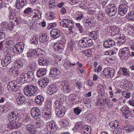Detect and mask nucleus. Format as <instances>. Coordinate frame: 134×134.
Returning a JSON list of instances; mask_svg holds the SVG:
<instances>
[{
	"instance_id": "nucleus-29",
	"label": "nucleus",
	"mask_w": 134,
	"mask_h": 134,
	"mask_svg": "<svg viewBox=\"0 0 134 134\" xmlns=\"http://www.w3.org/2000/svg\"><path fill=\"white\" fill-rule=\"evenodd\" d=\"M26 82H30L32 81L34 77V73L32 71H29L26 73Z\"/></svg>"
},
{
	"instance_id": "nucleus-6",
	"label": "nucleus",
	"mask_w": 134,
	"mask_h": 134,
	"mask_svg": "<svg viewBox=\"0 0 134 134\" xmlns=\"http://www.w3.org/2000/svg\"><path fill=\"white\" fill-rule=\"evenodd\" d=\"M116 12L117 8L116 6L114 4L108 5L107 9L105 10L106 14L111 17L114 16Z\"/></svg>"
},
{
	"instance_id": "nucleus-46",
	"label": "nucleus",
	"mask_w": 134,
	"mask_h": 134,
	"mask_svg": "<svg viewBox=\"0 0 134 134\" xmlns=\"http://www.w3.org/2000/svg\"><path fill=\"white\" fill-rule=\"evenodd\" d=\"M110 126L111 128L118 127H119V125L118 122L116 121L111 122L110 123Z\"/></svg>"
},
{
	"instance_id": "nucleus-21",
	"label": "nucleus",
	"mask_w": 134,
	"mask_h": 134,
	"mask_svg": "<svg viewBox=\"0 0 134 134\" xmlns=\"http://www.w3.org/2000/svg\"><path fill=\"white\" fill-rule=\"evenodd\" d=\"M50 34L51 37L55 39L60 36V32L58 29H54L51 30Z\"/></svg>"
},
{
	"instance_id": "nucleus-47",
	"label": "nucleus",
	"mask_w": 134,
	"mask_h": 134,
	"mask_svg": "<svg viewBox=\"0 0 134 134\" xmlns=\"http://www.w3.org/2000/svg\"><path fill=\"white\" fill-rule=\"evenodd\" d=\"M21 18L20 17H18L15 18V19L12 20L14 22V25H17L20 23L21 21Z\"/></svg>"
},
{
	"instance_id": "nucleus-4",
	"label": "nucleus",
	"mask_w": 134,
	"mask_h": 134,
	"mask_svg": "<svg viewBox=\"0 0 134 134\" xmlns=\"http://www.w3.org/2000/svg\"><path fill=\"white\" fill-rule=\"evenodd\" d=\"M7 116L10 122L18 121L21 118L20 113L16 111L10 112L8 114Z\"/></svg>"
},
{
	"instance_id": "nucleus-30",
	"label": "nucleus",
	"mask_w": 134,
	"mask_h": 134,
	"mask_svg": "<svg viewBox=\"0 0 134 134\" xmlns=\"http://www.w3.org/2000/svg\"><path fill=\"white\" fill-rule=\"evenodd\" d=\"M44 100V97L41 96L39 95L36 97L35 102L38 104H41Z\"/></svg>"
},
{
	"instance_id": "nucleus-26",
	"label": "nucleus",
	"mask_w": 134,
	"mask_h": 134,
	"mask_svg": "<svg viewBox=\"0 0 134 134\" xmlns=\"http://www.w3.org/2000/svg\"><path fill=\"white\" fill-rule=\"evenodd\" d=\"M119 28L116 26H113L109 27V32L111 33L112 35H116L119 33Z\"/></svg>"
},
{
	"instance_id": "nucleus-22",
	"label": "nucleus",
	"mask_w": 134,
	"mask_h": 134,
	"mask_svg": "<svg viewBox=\"0 0 134 134\" xmlns=\"http://www.w3.org/2000/svg\"><path fill=\"white\" fill-rule=\"evenodd\" d=\"M27 5L25 0H17L16 3V7L20 9Z\"/></svg>"
},
{
	"instance_id": "nucleus-62",
	"label": "nucleus",
	"mask_w": 134,
	"mask_h": 134,
	"mask_svg": "<svg viewBox=\"0 0 134 134\" xmlns=\"http://www.w3.org/2000/svg\"><path fill=\"white\" fill-rule=\"evenodd\" d=\"M76 98L75 95L73 94H70L68 97V99L70 101H74Z\"/></svg>"
},
{
	"instance_id": "nucleus-15",
	"label": "nucleus",
	"mask_w": 134,
	"mask_h": 134,
	"mask_svg": "<svg viewBox=\"0 0 134 134\" xmlns=\"http://www.w3.org/2000/svg\"><path fill=\"white\" fill-rule=\"evenodd\" d=\"M15 42L13 38H10L4 44L5 48H7V50L11 51L13 48Z\"/></svg>"
},
{
	"instance_id": "nucleus-56",
	"label": "nucleus",
	"mask_w": 134,
	"mask_h": 134,
	"mask_svg": "<svg viewBox=\"0 0 134 134\" xmlns=\"http://www.w3.org/2000/svg\"><path fill=\"white\" fill-rule=\"evenodd\" d=\"M75 44V42L74 41H71L68 44V46L69 48H70V51H72V50Z\"/></svg>"
},
{
	"instance_id": "nucleus-10",
	"label": "nucleus",
	"mask_w": 134,
	"mask_h": 134,
	"mask_svg": "<svg viewBox=\"0 0 134 134\" xmlns=\"http://www.w3.org/2000/svg\"><path fill=\"white\" fill-rule=\"evenodd\" d=\"M128 9L129 7L126 4H122L119 6L118 12L119 15L122 16L127 12Z\"/></svg>"
},
{
	"instance_id": "nucleus-48",
	"label": "nucleus",
	"mask_w": 134,
	"mask_h": 134,
	"mask_svg": "<svg viewBox=\"0 0 134 134\" xmlns=\"http://www.w3.org/2000/svg\"><path fill=\"white\" fill-rule=\"evenodd\" d=\"M55 2L54 0H51L49 2L48 4L49 5V8L50 9H53L56 6L55 5Z\"/></svg>"
},
{
	"instance_id": "nucleus-58",
	"label": "nucleus",
	"mask_w": 134,
	"mask_h": 134,
	"mask_svg": "<svg viewBox=\"0 0 134 134\" xmlns=\"http://www.w3.org/2000/svg\"><path fill=\"white\" fill-rule=\"evenodd\" d=\"M18 48L17 43L14 46L13 48V52L16 53H20V52L18 51Z\"/></svg>"
},
{
	"instance_id": "nucleus-43",
	"label": "nucleus",
	"mask_w": 134,
	"mask_h": 134,
	"mask_svg": "<svg viewBox=\"0 0 134 134\" xmlns=\"http://www.w3.org/2000/svg\"><path fill=\"white\" fill-rule=\"evenodd\" d=\"M124 85L129 89H131L132 87V83L128 80H126L124 83Z\"/></svg>"
},
{
	"instance_id": "nucleus-38",
	"label": "nucleus",
	"mask_w": 134,
	"mask_h": 134,
	"mask_svg": "<svg viewBox=\"0 0 134 134\" xmlns=\"http://www.w3.org/2000/svg\"><path fill=\"white\" fill-rule=\"evenodd\" d=\"M7 22H3L1 24L0 29L1 30L5 31L8 29Z\"/></svg>"
},
{
	"instance_id": "nucleus-31",
	"label": "nucleus",
	"mask_w": 134,
	"mask_h": 134,
	"mask_svg": "<svg viewBox=\"0 0 134 134\" xmlns=\"http://www.w3.org/2000/svg\"><path fill=\"white\" fill-rule=\"evenodd\" d=\"M97 19L98 20L100 21V22L104 23L105 21L106 20V18L103 14L99 13L98 14Z\"/></svg>"
},
{
	"instance_id": "nucleus-49",
	"label": "nucleus",
	"mask_w": 134,
	"mask_h": 134,
	"mask_svg": "<svg viewBox=\"0 0 134 134\" xmlns=\"http://www.w3.org/2000/svg\"><path fill=\"white\" fill-rule=\"evenodd\" d=\"M122 72L123 73V75L126 77H128L130 76V74L129 71H127L126 68H123L122 69Z\"/></svg>"
},
{
	"instance_id": "nucleus-34",
	"label": "nucleus",
	"mask_w": 134,
	"mask_h": 134,
	"mask_svg": "<svg viewBox=\"0 0 134 134\" xmlns=\"http://www.w3.org/2000/svg\"><path fill=\"white\" fill-rule=\"evenodd\" d=\"M26 73L23 72L21 73L20 77V80L21 82L22 83L26 82V77L27 76Z\"/></svg>"
},
{
	"instance_id": "nucleus-36",
	"label": "nucleus",
	"mask_w": 134,
	"mask_h": 134,
	"mask_svg": "<svg viewBox=\"0 0 134 134\" xmlns=\"http://www.w3.org/2000/svg\"><path fill=\"white\" fill-rule=\"evenodd\" d=\"M122 112L125 115L127 114L130 113L129 108L126 105L123 106L121 109Z\"/></svg>"
},
{
	"instance_id": "nucleus-17",
	"label": "nucleus",
	"mask_w": 134,
	"mask_h": 134,
	"mask_svg": "<svg viewBox=\"0 0 134 134\" xmlns=\"http://www.w3.org/2000/svg\"><path fill=\"white\" fill-rule=\"evenodd\" d=\"M115 44L114 41L111 39L105 41L103 43V47L105 48H110L113 47Z\"/></svg>"
},
{
	"instance_id": "nucleus-50",
	"label": "nucleus",
	"mask_w": 134,
	"mask_h": 134,
	"mask_svg": "<svg viewBox=\"0 0 134 134\" xmlns=\"http://www.w3.org/2000/svg\"><path fill=\"white\" fill-rule=\"evenodd\" d=\"M121 130L119 127L115 128L113 131L114 134H121Z\"/></svg>"
},
{
	"instance_id": "nucleus-52",
	"label": "nucleus",
	"mask_w": 134,
	"mask_h": 134,
	"mask_svg": "<svg viewBox=\"0 0 134 134\" xmlns=\"http://www.w3.org/2000/svg\"><path fill=\"white\" fill-rule=\"evenodd\" d=\"M128 15L130 17L128 18L129 20L134 21V11H131L129 12Z\"/></svg>"
},
{
	"instance_id": "nucleus-14",
	"label": "nucleus",
	"mask_w": 134,
	"mask_h": 134,
	"mask_svg": "<svg viewBox=\"0 0 134 134\" xmlns=\"http://www.w3.org/2000/svg\"><path fill=\"white\" fill-rule=\"evenodd\" d=\"M60 23L62 26L65 28H69L74 26V24L72 22L68 19H63L60 22Z\"/></svg>"
},
{
	"instance_id": "nucleus-32",
	"label": "nucleus",
	"mask_w": 134,
	"mask_h": 134,
	"mask_svg": "<svg viewBox=\"0 0 134 134\" xmlns=\"http://www.w3.org/2000/svg\"><path fill=\"white\" fill-rule=\"evenodd\" d=\"M123 128L125 131L127 133L132 132L134 129V126L132 125L124 126Z\"/></svg>"
},
{
	"instance_id": "nucleus-44",
	"label": "nucleus",
	"mask_w": 134,
	"mask_h": 134,
	"mask_svg": "<svg viewBox=\"0 0 134 134\" xmlns=\"http://www.w3.org/2000/svg\"><path fill=\"white\" fill-rule=\"evenodd\" d=\"M51 111H47L43 115V117L45 119H50L52 116Z\"/></svg>"
},
{
	"instance_id": "nucleus-28",
	"label": "nucleus",
	"mask_w": 134,
	"mask_h": 134,
	"mask_svg": "<svg viewBox=\"0 0 134 134\" xmlns=\"http://www.w3.org/2000/svg\"><path fill=\"white\" fill-rule=\"evenodd\" d=\"M48 36L46 34H41L39 37L40 41L42 43H45L47 42L48 40Z\"/></svg>"
},
{
	"instance_id": "nucleus-45",
	"label": "nucleus",
	"mask_w": 134,
	"mask_h": 134,
	"mask_svg": "<svg viewBox=\"0 0 134 134\" xmlns=\"http://www.w3.org/2000/svg\"><path fill=\"white\" fill-rule=\"evenodd\" d=\"M83 123L82 121L77 122L75 125L73 129L77 130L82 127Z\"/></svg>"
},
{
	"instance_id": "nucleus-3",
	"label": "nucleus",
	"mask_w": 134,
	"mask_h": 134,
	"mask_svg": "<svg viewBox=\"0 0 134 134\" xmlns=\"http://www.w3.org/2000/svg\"><path fill=\"white\" fill-rule=\"evenodd\" d=\"M78 43L81 47L87 48L91 46L93 44V42L88 37H85L81 38Z\"/></svg>"
},
{
	"instance_id": "nucleus-19",
	"label": "nucleus",
	"mask_w": 134,
	"mask_h": 134,
	"mask_svg": "<svg viewBox=\"0 0 134 134\" xmlns=\"http://www.w3.org/2000/svg\"><path fill=\"white\" fill-rule=\"evenodd\" d=\"M9 73L13 75L15 77H16L21 74V71L13 66L10 68L9 71Z\"/></svg>"
},
{
	"instance_id": "nucleus-13",
	"label": "nucleus",
	"mask_w": 134,
	"mask_h": 134,
	"mask_svg": "<svg viewBox=\"0 0 134 134\" xmlns=\"http://www.w3.org/2000/svg\"><path fill=\"white\" fill-rule=\"evenodd\" d=\"M18 94L16 95V101L17 103L20 105L21 104H26V97L24 96L20 92H17Z\"/></svg>"
},
{
	"instance_id": "nucleus-60",
	"label": "nucleus",
	"mask_w": 134,
	"mask_h": 134,
	"mask_svg": "<svg viewBox=\"0 0 134 134\" xmlns=\"http://www.w3.org/2000/svg\"><path fill=\"white\" fill-rule=\"evenodd\" d=\"M55 14L53 12H51L49 13L48 19L50 20H52L55 18Z\"/></svg>"
},
{
	"instance_id": "nucleus-61",
	"label": "nucleus",
	"mask_w": 134,
	"mask_h": 134,
	"mask_svg": "<svg viewBox=\"0 0 134 134\" xmlns=\"http://www.w3.org/2000/svg\"><path fill=\"white\" fill-rule=\"evenodd\" d=\"M13 22L12 20V22H10L8 24H7L8 29H9L10 30H12V29L14 28V26H15L14 25V23L13 24Z\"/></svg>"
},
{
	"instance_id": "nucleus-27",
	"label": "nucleus",
	"mask_w": 134,
	"mask_h": 134,
	"mask_svg": "<svg viewBox=\"0 0 134 134\" xmlns=\"http://www.w3.org/2000/svg\"><path fill=\"white\" fill-rule=\"evenodd\" d=\"M47 72L46 69L41 68L38 70L37 71V76L38 77H40L45 75Z\"/></svg>"
},
{
	"instance_id": "nucleus-8",
	"label": "nucleus",
	"mask_w": 134,
	"mask_h": 134,
	"mask_svg": "<svg viewBox=\"0 0 134 134\" xmlns=\"http://www.w3.org/2000/svg\"><path fill=\"white\" fill-rule=\"evenodd\" d=\"M17 84V82L15 81H10L7 84V88L9 90L14 92H19L20 91Z\"/></svg>"
},
{
	"instance_id": "nucleus-16",
	"label": "nucleus",
	"mask_w": 134,
	"mask_h": 134,
	"mask_svg": "<svg viewBox=\"0 0 134 134\" xmlns=\"http://www.w3.org/2000/svg\"><path fill=\"white\" fill-rule=\"evenodd\" d=\"M41 52L42 51L40 49H33L31 52H30L28 53L27 56L29 58L33 57L34 55L37 57H40L43 55Z\"/></svg>"
},
{
	"instance_id": "nucleus-42",
	"label": "nucleus",
	"mask_w": 134,
	"mask_h": 134,
	"mask_svg": "<svg viewBox=\"0 0 134 134\" xmlns=\"http://www.w3.org/2000/svg\"><path fill=\"white\" fill-rule=\"evenodd\" d=\"M23 65V63L20 60H19L15 63V65L14 67L17 69L21 68Z\"/></svg>"
},
{
	"instance_id": "nucleus-33",
	"label": "nucleus",
	"mask_w": 134,
	"mask_h": 134,
	"mask_svg": "<svg viewBox=\"0 0 134 134\" xmlns=\"http://www.w3.org/2000/svg\"><path fill=\"white\" fill-rule=\"evenodd\" d=\"M8 17L10 19H15V16L16 14L13 12L12 9L10 8H8Z\"/></svg>"
},
{
	"instance_id": "nucleus-5",
	"label": "nucleus",
	"mask_w": 134,
	"mask_h": 134,
	"mask_svg": "<svg viewBox=\"0 0 134 134\" xmlns=\"http://www.w3.org/2000/svg\"><path fill=\"white\" fill-rule=\"evenodd\" d=\"M119 55L121 59L126 60L128 59L130 56V50L126 47L122 48L120 50Z\"/></svg>"
},
{
	"instance_id": "nucleus-20",
	"label": "nucleus",
	"mask_w": 134,
	"mask_h": 134,
	"mask_svg": "<svg viewBox=\"0 0 134 134\" xmlns=\"http://www.w3.org/2000/svg\"><path fill=\"white\" fill-rule=\"evenodd\" d=\"M42 13L38 10L35 9L32 10V12L31 14V17L32 19L37 18L38 19H41L42 17Z\"/></svg>"
},
{
	"instance_id": "nucleus-35",
	"label": "nucleus",
	"mask_w": 134,
	"mask_h": 134,
	"mask_svg": "<svg viewBox=\"0 0 134 134\" xmlns=\"http://www.w3.org/2000/svg\"><path fill=\"white\" fill-rule=\"evenodd\" d=\"M61 90L62 92L66 94L69 93L70 91L71 87L69 85L65 86H62Z\"/></svg>"
},
{
	"instance_id": "nucleus-63",
	"label": "nucleus",
	"mask_w": 134,
	"mask_h": 134,
	"mask_svg": "<svg viewBox=\"0 0 134 134\" xmlns=\"http://www.w3.org/2000/svg\"><path fill=\"white\" fill-rule=\"evenodd\" d=\"M57 126L56 124L54 122H53V124L52 127L50 129V131L52 132H55L57 130Z\"/></svg>"
},
{
	"instance_id": "nucleus-59",
	"label": "nucleus",
	"mask_w": 134,
	"mask_h": 134,
	"mask_svg": "<svg viewBox=\"0 0 134 134\" xmlns=\"http://www.w3.org/2000/svg\"><path fill=\"white\" fill-rule=\"evenodd\" d=\"M53 122H48L46 124V127L48 131H50V129L52 126Z\"/></svg>"
},
{
	"instance_id": "nucleus-39",
	"label": "nucleus",
	"mask_w": 134,
	"mask_h": 134,
	"mask_svg": "<svg viewBox=\"0 0 134 134\" xmlns=\"http://www.w3.org/2000/svg\"><path fill=\"white\" fill-rule=\"evenodd\" d=\"M97 88L99 92L102 95H104L105 91L103 85L102 84L98 85L97 86Z\"/></svg>"
},
{
	"instance_id": "nucleus-51",
	"label": "nucleus",
	"mask_w": 134,
	"mask_h": 134,
	"mask_svg": "<svg viewBox=\"0 0 134 134\" xmlns=\"http://www.w3.org/2000/svg\"><path fill=\"white\" fill-rule=\"evenodd\" d=\"M32 9L30 7H28L24 11V13L26 15H29L32 14Z\"/></svg>"
},
{
	"instance_id": "nucleus-1",
	"label": "nucleus",
	"mask_w": 134,
	"mask_h": 134,
	"mask_svg": "<svg viewBox=\"0 0 134 134\" xmlns=\"http://www.w3.org/2000/svg\"><path fill=\"white\" fill-rule=\"evenodd\" d=\"M39 91L37 87L33 85H27L24 89V93L28 96H33Z\"/></svg>"
},
{
	"instance_id": "nucleus-23",
	"label": "nucleus",
	"mask_w": 134,
	"mask_h": 134,
	"mask_svg": "<svg viewBox=\"0 0 134 134\" xmlns=\"http://www.w3.org/2000/svg\"><path fill=\"white\" fill-rule=\"evenodd\" d=\"M38 59V64L41 66H46L49 63V61L47 59L42 57L41 55Z\"/></svg>"
},
{
	"instance_id": "nucleus-12",
	"label": "nucleus",
	"mask_w": 134,
	"mask_h": 134,
	"mask_svg": "<svg viewBox=\"0 0 134 134\" xmlns=\"http://www.w3.org/2000/svg\"><path fill=\"white\" fill-rule=\"evenodd\" d=\"M31 113L32 117L35 119H38L41 117V112L37 107L32 108L31 110Z\"/></svg>"
},
{
	"instance_id": "nucleus-11",
	"label": "nucleus",
	"mask_w": 134,
	"mask_h": 134,
	"mask_svg": "<svg viewBox=\"0 0 134 134\" xmlns=\"http://www.w3.org/2000/svg\"><path fill=\"white\" fill-rule=\"evenodd\" d=\"M115 70L112 68L107 67L103 71V74L106 77H108L109 76L112 78L114 76Z\"/></svg>"
},
{
	"instance_id": "nucleus-41",
	"label": "nucleus",
	"mask_w": 134,
	"mask_h": 134,
	"mask_svg": "<svg viewBox=\"0 0 134 134\" xmlns=\"http://www.w3.org/2000/svg\"><path fill=\"white\" fill-rule=\"evenodd\" d=\"M18 46V50L19 52L20 53L23 51L24 48V46L22 42H20L17 43Z\"/></svg>"
},
{
	"instance_id": "nucleus-64",
	"label": "nucleus",
	"mask_w": 134,
	"mask_h": 134,
	"mask_svg": "<svg viewBox=\"0 0 134 134\" xmlns=\"http://www.w3.org/2000/svg\"><path fill=\"white\" fill-rule=\"evenodd\" d=\"M6 60H5L4 59V60H2L1 61V64L4 67H6L10 63L9 62H8L7 61H6Z\"/></svg>"
},
{
	"instance_id": "nucleus-53",
	"label": "nucleus",
	"mask_w": 134,
	"mask_h": 134,
	"mask_svg": "<svg viewBox=\"0 0 134 134\" xmlns=\"http://www.w3.org/2000/svg\"><path fill=\"white\" fill-rule=\"evenodd\" d=\"M88 5L85 1H83L82 2L80 6V7L82 9L86 10L88 9Z\"/></svg>"
},
{
	"instance_id": "nucleus-37",
	"label": "nucleus",
	"mask_w": 134,
	"mask_h": 134,
	"mask_svg": "<svg viewBox=\"0 0 134 134\" xmlns=\"http://www.w3.org/2000/svg\"><path fill=\"white\" fill-rule=\"evenodd\" d=\"M98 32L97 31H93L89 32L88 35L90 37H91L92 39L96 40L97 37Z\"/></svg>"
},
{
	"instance_id": "nucleus-40",
	"label": "nucleus",
	"mask_w": 134,
	"mask_h": 134,
	"mask_svg": "<svg viewBox=\"0 0 134 134\" xmlns=\"http://www.w3.org/2000/svg\"><path fill=\"white\" fill-rule=\"evenodd\" d=\"M79 62L78 61L76 62H72L71 63L70 62H69L68 63H64V65L65 67H68L69 68H71V66L75 65L77 64H79Z\"/></svg>"
},
{
	"instance_id": "nucleus-18",
	"label": "nucleus",
	"mask_w": 134,
	"mask_h": 134,
	"mask_svg": "<svg viewBox=\"0 0 134 134\" xmlns=\"http://www.w3.org/2000/svg\"><path fill=\"white\" fill-rule=\"evenodd\" d=\"M38 81V84L41 87L44 88L48 84L49 80L47 77H43Z\"/></svg>"
},
{
	"instance_id": "nucleus-2",
	"label": "nucleus",
	"mask_w": 134,
	"mask_h": 134,
	"mask_svg": "<svg viewBox=\"0 0 134 134\" xmlns=\"http://www.w3.org/2000/svg\"><path fill=\"white\" fill-rule=\"evenodd\" d=\"M55 103L56 106L55 109V113L56 115L59 117H62L65 114L66 108L61 105L59 101H55Z\"/></svg>"
},
{
	"instance_id": "nucleus-57",
	"label": "nucleus",
	"mask_w": 134,
	"mask_h": 134,
	"mask_svg": "<svg viewBox=\"0 0 134 134\" xmlns=\"http://www.w3.org/2000/svg\"><path fill=\"white\" fill-rule=\"evenodd\" d=\"M31 43L37 44H38V38L34 36L31 40Z\"/></svg>"
},
{
	"instance_id": "nucleus-24",
	"label": "nucleus",
	"mask_w": 134,
	"mask_h": 134,
	"mask_svg": "<svg viewBox=\"0 0 134 134\" xmlns=\"http://www.w3.org/2000/svg\"><path fill=\"white\" fill-rule=\"evenodd\" d=\"M59 73V69L55 67H53L51 68L49 74V76L52 77H54L56 76Z\"/></svg>"
},
{
	"instance_id": "nucleus-9",
	"label": "nucleus",
	"mask_w": 134,
	"mask_h": 134,
	"mask_svg": "<svg viewBox=\"0 0 134 134\" xmlns=\"http://www.w3.org/2000/svg\"><path fill=\"white\" fill-rule=\"evenodd\" d=\"M82 22L84 26H89L90 27L94 24L95 19L93 17L85 18L83 20Z\"/></svg>"
},
{
	"instance_id": "nucleus-25",
	"label": "nucleus",
	"mask_w": 134,
	"mask_h": 134,
	"mask_svg": "<svg viewBox=\"0 0 134 134\" xmlns=\"http://www.w3.org/2000/svg\"><path fill=\"white\" fill-rule=\"evenodd\" d=\"M26 129L31 134H35L36 133V131L34 127L31 124H27L26 126Z\"/></svg>"
},
{
	"instance_id": "nucleus-55",
	"label": "nucleus",
	"mask_w": 134,
	"mask_h": 134,
	"mask_svg": "<svg viewBox=\"0 0 134 134\" xmlns=\"http://www.w3.org/2000/svg\"><path fill=\"white\" fill-rule=\"evenodd\" d=\"M75 25L77 28L78 29L79 31L81 33H83V28L80 24L79 23H76Z\"/></svg>"
},
{
	"instance_id": "nucleus-54",
	"label": "nucleus",
	"mask_w": 134,
	"mask_h": 134,
	"mask_svg": "<svg viewBox=\"0 0 134 134\" xmlns=\"http://www.w3.org/2000/svg\"><path fill=\"white\" fill-rule=\"evenodd\" d=\"M74 111L75 114L76 115H78L80 113L82 110L81 108L78 107L74 108Z\"/></svg>"
},
{
	"instance_id": "nucleus-7",
	"label": "nucleus",
	"mask_w": 134,
	"mask_h": 134,
	"mask_svg": "<svg viewBox=\"0 0 134 134\" xmlns=\"http://www.w3.org/2000/svg\"><path fill=\"white\" fill-rule=\"evenodd\" d=\"M65 39L62 38L59 42L55 43L53 47V50L55 51L60 50H62L65 46Z\"/></svg>"
}]
</instances>
